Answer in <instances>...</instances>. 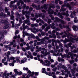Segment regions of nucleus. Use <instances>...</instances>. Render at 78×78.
Masks as SVG:
<instances>
[{"mask_svg":"<svg viewBox=\"0 0 78 78\" xmlns=\"http://www.w3.org/2000/svg\"><path fill=\"white\" fill-rule=\"evenodd\" d=\"M43 6V9L44 8V9H47V5L46 4H44L43 6Z\"/></svg>","mask_w":78,"mask_h":78,"instance_id":"40","label":"nucleus"},{"mask_svg":"<svg viewBox=\"0 0 78 78\" xmlns=\"http://www.w3.org/2000/svg\"><path fill=\"white\" fill-rule=\"evenodd\" d=\"M63 44L62 43H60L59 44V46L60 48H62V45Z\"/></svg>","mask_w":78,"mask_h":78,"instance_id":"64","label":"nucleus"},{"mask_svg":"<svg viewBox=\"0 0 78 78\" xmlns=\"http://www.w3.org/2000/svg\"><path fill=\"white\" fill-rule=\"evenodd\" d=\"M69 49H67L65 50V52L66 53V54H67V53H68V55H70L71 59H73L74 58L73 56V53H72V52H69Z\"/></svg>","mask_w":78,"mask_h":78,"instance_id":"8","label":"nucleus"},{"mask_svg":"<svg viewBox=\"0 0 78 78\" xmlns=\"http://www.w3.org/2000/svg\"><path fill=\"white\" fill-rule=\"evenodd\" d=\"M48 50V49H45L44 51H45V54H44V56H46L47 55H50V52L48 51L47 52V51Z\"/></svg>","mask_w":78,"mask_h":78,"instance_id":"19","label":"nucleus"},{"mask_svg":"<svg viewBox=\"0 0 78 78\" xmlns=\"http://www.w3.org/2000/svg\"><path fill=\"white\" fill-rule=\"evenodd\" d=\"M36 39H37L38 41H41L40 42L41 44H44V42L45 41V39L44 38H43L41 39L39 38V37L38 36H36Z\"/></svg>","mask_w":78,"mask_h":78,"instance_id":"7","label":"nucleus"},{"mask_svg":"<svg viewBox=\"0 0 78 78\" xmlns=\"http://www.w3.org/2000/svg\"><path fill=\"white\" fill-rule=\"evenodd\" d=\"M38 24L37 23H35L34 24H31V26L32 27H37L38 26Z\"/></svg>","mask_w":78,"mask_h":78,"instance_id":"30","label":"nucleus"},{"mask_svg":"<svg viewBox=\"0 0 78 78\" xmlns=\"http://www.w3.org/2000/svg\"><path fill=\"white\" fill-rule=\"evenodd\" d=\"M45 62L46 63V64H44V65L45 66H50V65L51 64L50 62L47 60L45 61Z\"/></svg>","mask_w":78,"mask_h":78,"instance_id":"15","label":"nucleus"},{"mask_svg":"<svg viewBox=\"0 0 78 78\" xmlns=\"http://www.w3.org/2000/svg\"><path fill=\"white\" fill-rule=\"evenodd\" d=\"M29 11H25V13L26 14H30L31 13V11H32L33 10V8H32L31 7H30L29 8Z\"/></svg>","mask_w":78,"mask_h":78,"instance_id":"12","label":"nucleus"},{"mask_svg":"<svg viewBox=\"0 0 78 78\" xmlns=\"http://www.w3.org/2000/svg\"><path fill=\"white\" fill-rule=\"evenodd\" d=\"M14 72L16 75H19V71H17V70L16 69H14Z\"/></svg>","mask_w":78,"mask_h":78,"instance_id":"29","label":"nucleus"},{"mask_svg":"<svg viewBox=\"0 0 78 78\" xmlns=\"http://www.w3.org/2000/svg\"><path fill=\"white\" fill-rule=\"evenodd\" d=\"M48 23V24H50L51 23V20L50 19H48L47 22Z\"/></svg>","mask_w":78,"mask_h":78,"instance_id":"60","label":"nucleus"},{"mask_svg":"<svg viewBox=\"0 0 78 78\" xmlns=\"http://www.w3.org/2000/svg\"><path fill=\"white\" fill-rule=\"evenodd\" d=\"M24 23H30V20H24Z\"/></svg>","mask_w":78,"mask_h":78,"instance_id":"46","label":"nucleus"},{"mask_svg":"<svg viewBox=\"0 0 78 78\" xmlns=\"http://www.w3.org/2000/svg\"><path fill=\"white\" fill-rule=\"evenodd\" d=\"M42 50V48L41 47L39 48L36 51L37 52H39V51H41Z\"/></svg>","mask_w":78,"mask_h":78,"instance_id":"41","label":"nucleus"},{"mask_svg":"<svg viewBox=\"0 0 78 78\" xmlns=\"http://www.w3.org/2000/svg\"><path fill=\"white\" fill-rule=\"evenodd\" d=\"M10 16V19L11 20H14V15H11Z\"/></svg>","mask_w":78,"mask_h":78,"instance_id":"44","label":"nucleus"},{"mask_svg":"<svg viewBox=\"0 0 78 78\" xmlns=\"http://www.w3.org/2000/svg\"><path fill=\"white\" fill-rule=\"evenodd\" d=\"M7 58V61H9L11 59H10V58H9V55H6Z\"/></svg>","mask_w":78,"mask_h":78,"instance_id":"49","label":"nucleus"},{"mask_svg":"<svg viewBox=\"0 0 78 78\" xmlns=\"http://www.w3.org/2000/svg\"><path fill=\"white\" fill-rule=\"evenodd\" d=\"M19 21L20 23H22V20L21 18H19Z\"/></svg>","mask_w":78,"mask_h":78,"instance_id":"50","label":"nucleus"},{"mask_svg":"<svg viewBox=\"0 0 78 78\" xmlns=\"http://www.w3.org/2000/svg\"><path fill=\"white\" fill-rule=\"evenodd\" d=\"M43 9V6H41V7H40V5H38L37 6V7L36 8V9L37 10H39V9Z\"/></svg>","mask_w":78,"mask_h":78,"instance_id":"25","label":"nucleus"},{"mask_svg":"<svg viewBox=\"0 0 78 78\" xmlns=\"http://www.w3.org/2000/svg\"><path fill=\"white\" fill-rule=\"evenodd\" d=\"M7 32L6 30H3L2 31L0 32V42L4 38V34H6Z\"/></svg>","mask_w":78,"mask_h":78,"instance_id":"3","label":"nucleus"},{"mask_svg":"<svg viewBox=\"0 0 78 78\" xmlns=\"http://www.w3.org/2000/svg\"><path fill=\"white\" fill-rule=\"evenodd\" d=\"M48 48H49L50 49L51 48V47H52V45H51V44H49L48 45Z\"/></svg>","mask_w":78,"mask_h":78,"instance_id":"48","label":"nucleus"},{"mask_svg":"<svg viewBox=\"0 0 78 78\" xmlns=\"http://www.w3.org/2000/svg\"><path fill=\"white\" fill-rule=\"evenodd\" d=\"M55 6L54 5H53L52 4H51L49 5V7L48 9V13L50 15H49L50 17H52V14H53V10L51 9V8H52L53 9L54 8H55Z\"/></svg>","mask_w":78,"mask_h":78,"instance_id":"2","label":"nucleus"},{"mask_svg":"<svg viewBox=\"0 0 78 78\" xmlns=\"http://www.w3.org/2000/svg\"><path fill=\"white\" fill-rule=\"evenodd\" d=\"M72 43L70 42L69 44H68L67 45L64 44V46L65 47H66V48H69V47H70V46L72 45Z\"/></svg>","mask_w":78,"mask_h":78,"instance_id":"22","label":"nucleus"},{"mask_svg":"<svg viewBox=\"0 0 78 78\" xmlns=\"http://www.w3.org/2000/svg\"><path fill=\"white\" fill-rule=\"evenodd\" d=\"M27 57L28 58H30V59H33L34 58L33 56V55H30H30H27Z\"/></svg>","mask_w":78,"mask_h":78,"instance_id":"33","label":"nucleus"},{"mask_svg":"<svg viewBox=\"0 0 78 78\" xmlns=\"http://www.w3.org/2000/svg\"><path fill=\"white\" fill-rule=\"evenodd\" d=\"M20 37L19 35H18V37L17 35H16V36H14L13 37L14 40L12 41L13 42H16V39L17 38H20Z\"/></svg>","mask_w":78,"mask_h":78,"instance_id":"23","label":"nucleus"},{"mask_svg":"<svg viewBox=\"0 0 78 78\" xmlns=\"http://www.w3.org/2000/svg\"><path fill=\"white\" fill-rule=\"evenodd\" d=\"M10 60H14V59H15V58L13 57H10Z\"/></svg>","mask_w":78,"mask_h":78,"instance_id":"61","label":"nucleus"},{"mask_svg":"<svg viewBox=\"0 0 78 78\" xmlns=\"http://www.w3.org/2000/svg\"><path fill=\"white\" fill-rule=\"evenodd\" d=\"M45 38V39H46V40H49L50 38H49V37H44V38Z\"/></svg>","mask_w":78,"mask_h":78,"instance_id":"62","label":"nucleus"},{"mask_svg":"<svg viewBox=\"0 0 78 78\" xmlns=\"http://www.w3.org/2000/svg\"><path fill=\"white\" fill-rule=\"evenodd\" d=\"M64 5H65V6L66 7H67V8H69V9L70 10H71L72 9V7H71V6L70 5L69 3H64Z\"/></svg>","mask_w":78,"mask_h":78,"instance_id":"11","label":"nucleus"},{"mask_svg":"<svg viewBox=\"0 0 78 78\" xmlns=\"http://www.w3.org/2000/svg\"><path fill=\"white\" fill-rule=\"evenodd\" d=\"M42 73H45L46 75H48L49 76H52V73L51 72H49L48 74V73L45 71V68H43L42 69Z\"/></svg>","mask_w":78,"mask_h":78,"instance_id":"9","label":"nucleus"},{"mask_svg":"<svg viewBox=\"0 0 78 78\" xmlns=\"http://www.w3.org/2000/svg\"><path fill=\"white\" fill-rule=\"evenodd\" d=\"M56 70H57V67H56L55 68H53L52 70L53 72H56Z\"/></svg>","mask_w":78,"mask_h":78,"instance_id":"52","label":"nucleus"},{"mask_svg":"<svg viewBox=\"0 0 78 78\" xmlns=\"http://www.w3.org/2000/svg\"><path fill=\"white\" fill-rule=\"evenodd\" d=\"M65 72L67 73V74H68V75H69V74L70 73V71H69V70L68 69H65Z\"/></svg>","mask_w":78,"mask_h":78,"instance_id":"37","label":"nucleus"},{"mask_svg":"<svg viewBox=\"0 0 78 78\" xmlns=\"http://www.w3.org/2000/svg\"><path fill=\"white\" fill-rule=\"evenodd\" d=\"M22 27H20V30H23V34H25V29L27 28L28 26H25V23H23V24Z\"/></svg>","mask_w":78,"mask_h":78,"instance_id":"5","label":"nucleus"},{"mask_svg":"<svg viewBox=\"0 0 78 78\" xmlns=\"http://www.w3.org/2000/svg\"><path fill=\"white\" fill-rule=\"evenodd\" d=\"M64 4L62 5V7H61V9H60V11H66V8L64 7L66 6H65Z\"/></svg>","mask_w":78,"mask_h":78,"instance_id":"13","label":"nucleus"},{"mask_svg":"<svg viewBox=\"0 0 78 78\" xmlns=\"http://www.w3.org/2000/svg\"><path fill=\"white\" fill-rule=\"evenodd\" d=\"M3 28L4 29H9V27L8 25H6Z\"/></svg>","mask_w":78,"mask_h":78,"instance_id":"39","label":"nucleus"},{"mask_svg":"<svg viewBox=\"0 0 78 78\" xmlns=\"http://www.w3.org/2000/svg\"><path fill=\"white\" fill-rule=\"evenodd\" d=\"M25 35L26 36H29L30 37H32V38H36V37H35V36L34 34H29L27 33H26L25 34Z\"/></svg>","mask_w":78,"mask_h":78,"instance_id":"10","label":"nucleus"},{"mask_svg":"<svg viewBox=\"0 0 78 78\" xmlns=\"http://www.w3.org/2000/svg\"><path fill=\"white\" fill-rule=\"evenodd\" d=\"M26 45L27 46H28L26 48V50H30V46H29V44L28 43H27L26 44Z\"/></svg>","mask_w":78,"mask_h":78,"instance_id":"34","label":"nucleus"},{"mask_svg":"<svg viewBox=\"0 0 78 78\" xmlns=\"http://www.w3.org/2000/svg\"><path fill=\"white\" fill-rule=\"evenodd\" d=\"M19 2L21 3V6H22V5H23V2L22 1V0H19Z\"/></svg>","mask_w":78,"mask_h":78,"instance_id":"51","label":"nucleus"},{"mask_svg":"<svg viewBox=\"0 0 78 78\" xmlns=\"http://www.w3.org/2000/svg\"><path fill=\"white\" fill-rule=\"evenodd\" d=\"M6 73H7V71H5L3 74L4 76H6Z\"/></svg>","mask_w":78,"mask_h":78,"instance_id":"58","label":"nucleus"},{"mask_svg":"<svg viewBox=\"0 0 78 78\" xmlns=\"http://www.w3.org/2000/svg\"><path fill=\"white\" fill-rule=\"evenodd\" d=\"M61 68L62 69H67V67L64 66V65H62V66Z\"/></svg>","mask_w":78,"mask_h":78,"instance_id":"53","label":"nucleus"},{"mask_svg":"<svg viewBox=\"0 0 78 78\" xmlns=\"http://www.w3.org/2000/svg\"><path fill=\"white\" fill-rule=\"evenodd\" d=\"M63 28H66V29H67V30H66V31H66V33L67 34H69L70 35V33H69L68 32L70 31H71V29L69 28V25H67L66 26L63 25Z\"/></svg>","mask_w":78,"mask_h":78,"instance_id":"4","label":"nucleus"},{"mask_svg":"<svg viewBox=\"0 0 78 78\" xmlns=\"http://www.w3.org/2000/svg\"><path fill=\"white\" fill-rule=\"evenodd\" d=\"M8 22L7 20H5V19H2L1 21V23H4V24H6Z\"/></svg>","mask_w":78,"mask_h":78,"instance_id":"20","label":"nucleus"},{"mask_svg":"<svg viewBox=\"0 0 78 78\" xmlns=\"http://www.w3.org/2000/svg\"><path fill=\"white\" fill-rule=\"evenodd\" d=\"M46 42H47V43H51V40H49L48 41H46Z\"/></svg>","mask_w":78,"mask_h":78,"instance_id":"54","label":"nucleus"},{"mask_svg":"<svg viewBox=\"0 0 78 78\" xmlns=\"http://www.w3.org/2000/svg\"><path fill=\"white\" fill-rule=\"evenodd\" d=\"M56 42H57V43H58V44H60L61 43V41H59V40L57 39L56 40Z\"/></svg>","mask_w":78,"mask_h":78,"instance_id":"63","label":"nucleus"},{"mask_svg":"<svg viewBox=\"0 0 78 78\" xmlns=\"http://www.w3.org/2000/svg\"><path fill=\"white\" fill-rule=\"evenodd\" d=\"M26 14L25 16H26V18L27 19V20H29L30 19V16L28 15H30V14H27V13H26Z\"/></svg>","mask_w":78,"mask_h":78,"instance_id":"32","label":"nucleus"},{"mask_svg":"<svg viewBox=\"0 0 78 78\" xmlns=\"http://www.w3.org/2000/svg\"><path fill=\"white\" fill-rule=\"evenodd\" d=\"M39 17H42V19L44 20V19H45V15H44V13H41V14H39L38 15H38H36L35 16L34 18H35V19H37Z\"/></svg>","mask_w":78,"mask_h":78,"instance_id":"6","label":"nucleus"},{"mask_svg":"<svg viewBox=\"0 0 78 78\" xmlns=\"http://www.w3.org/2000/svg\"><path fill=\"white\" fill-rule=\"evenodd\" d=\"M39 20L41 23H42L43 24H44V23H45V22H44V21L42 20H41V19L39 18Z\"/></svg>","mask_w":78,"mask_h":78,"instance_id":"47","label":"nucleus"},{"mask_svg":"<svg viewBox=\"0 0 78 78\" xmlns=\"http://www.w3.org/2000/svg\"><path fill=\"white\" fill-rule=\"evenodd\" d=\"M3 17L5 18L7 17V15L5 14V13H3V12H2L0 13V17Z\"/></svg>","mask_w":78,"mask_h":78,"instance_id":"17","label":"nucleus"},{"mask_svg":"<svg viewBox=\"0 0 78 78\" xmlns=\"http://www.w3.org/2000/svg\"><path fill=\"white\" fill-rule=\"evenodd\" d=\"M64 33L67 36V38L68 39H67L66 38L65 39V40L63 41V43L64 44H66L67 42H69L70 41V42H73L75 40V39L73 38L72 37H70V34H67L66 33V32L64 31Z\"/></svg>","mask_w":78,"mask_h":78,"instance_id":"1","label":"nucleus"},{"mask_svg":"<svg viewBox=\"0 0 78 78\" xmlns=\"http://www.w3.org/2000/svg\"><path fill=\"white\" fill-rule=\"evenodd\" d=\"M72 60H69V62L70 64H73V63L75 62V61L73 59H72Z\"/></svg>","mask_w":78,"mask_h":78,"instance_id":"42","label":"nucleus"},{"mask_svg":"<svg viewBox=\"0 0 78 78\" xmlns=\"http://www.w3.org/2000/svg\"><path fill=\"white\" fill-rule=\"evenodd\" d=\"M26 5L25 4H23V9H26Z\"/></svg>","mask_w":78,"mask_h":78,"instance_id":"55","label":"nucleus"},{"mask_svg":"<svg viewBox=\"0 0 78 78\" xmlns=\"http://www.w3.org/2000/svg\"><path fill=\"white\" fill-rule=\"evenodd\" d=\"M67 66L68 67V69H70V70L72 68V66H71V65L68 64L67 65Z\"/></svg>","mask_w":78,"mask_h":78,"instance_id":"36","label":"nucleus"},{"mask_svg":"<svg viewBox=\"0 0 78 78\" xmlns=\"http://www.w3.org/2000/svg\"><path fill=\"white\" fill-rule=\"evenodd\" d=\"M73 48L76 49V47L74 45L71 46V50L72 52H73V51H74V50L73 51Z\"/></svg>","mask_w":78,"mask_h":78,"instance_id":"28","label":"nucleus"},{"mask_svg":"<svg viewBox=\"0 0 78 78\" xmlns=\"http://www.w3.org/2000/svg\"><path fill=\"white\" fill-rule=\"evenodd\" d=\"M23 70H26V71L28 70V68L24 67L23 68Z\"/></svg>","mask_w":78,"mask_h":78,"instance_id":"59","label":"nucleus"},{"mask_svg":"<svg viewBox=\"0 0 78 78\" xmlns=\"http://www.w3.org/2000/svg\"><path fill=\"white\" fill-rule=\"evenodd\" d=\"M50 27L49 26H48L47 27H46V28L44 29L45 32L48 31V30H50Z\"/></svg>","mask_w":78,"mask_h":78,"instance_id":"27","label":"nucleus"},{"mask_svg":"<svg viewBox=\"0 0 78 78\" xmlns=\"http://www.w3.org/2000/svg\"><path fill=\"white\" fill-rule=\"evenodd\" d=\"M32 6L33 8H37V5L34 4H32Z\"/></svg>","mask_w":78,"mask_h":78,"instance_id":"56","label":"nucleus"},{"mask_svg":"<svg viewBox=\"0 0 78 78\" xmlns=\"http://www.w3.org/2000/svg\"><path fill=\"white\" fill-rule=\"evenodd\" d=\"M5 12H9V9L7 8V7H5Z\"/></svg>","mask_w":78,"mask_h":78,"instance_id":"43","label":"nucleus"},{"mask_svg":"<svg viewBox=\"0 0 78 78\" xmlns=\"http://www.w3.org/2000/svg\"><path fill=\"white\" fill-rule=\"evenodd\" d=\"M56 30H53L52 31L51 35L53 36V38H54V39H56V35L54 34L55 33H56Z\"/></svg>","mask_w":78,"mask_h":78,"instance_id":"14","label":"nucleus"},{"mask_svg":"<svg viewBox=\"0 0 78 78\" xmlns=\"http://www.w3.org/2000/svg\"><path fill=\"white\" fill-rule=\"evenodd\" d=\"M72 28L74 31H77L78 30V26L74 25L72 27Z\"/></svg>","mask_w":78,"mask_h":78,"instance_id":"16","label":"nucleus"},{"mask_svg":"<svg viewBox=\"0 0 78 78\" xmlns=\"http://www.w3.org/2000/svg\"><path fill=\"white\" fill-rule=\"evenodd\" d=\"M27 73H29L30 75L31 76H33V75H34V72H31V71H30V70H29L28 71Z\"/></svg>","mask_w":78,"mask_h":78,"instance_id":"24","label":"nucleus"},{"mask_svg":"<svg viewBox=\"0 0 78 78\" xmlns=\"http://www.w3.org/2000/svg\"><path fill=\"white\" fill-rule=\"evenodd\" d=\"M24 2L26 3V2H27V3H29L30 2V0H23Z\"/></svg>","mask_w":78,"mask_h":78,"instance_id":"57","label":"nucleus"},{"mask_svg":"<svg viewBox=\"0 0 78 78\" xmlns=\"http://www.w3.org/2000/svg\"><path fill=\"white\" fill-rule=\"evenodd\" d=\"M69 11H66V12H62V15H63V16H66V17H68L69 16Z\"/></svg>","mask_w":78,"mask_h":78,"instance_id":"18","label":"nucleus"},{"mask_svg":"<svg viewBox=\"0 0 78 78\" xmlns=\"http://www.w3.org/2000/svg\"><path fill=\"white\" fill-rule=\"evenodd\" d=\"M19 58H20V57L16 58V61H17L18 62H20V60H19Z\"/></svg>","mask_w":78,"mask_h":78,"instance_id":"45","label":"nucleus"},{"mask_svg":"<svg viewBox=\"0 0 78 78\" xmlns=\"http://www.w3.org/2000/svg\"><path fill=\"white\" fill-rule=\"evenodd\" d=\"M15 15L18 18V19L21 16L20 15V14L19 13V12H16Z\"/></svg>","mask_w":78,"mask_h":78,"instance_id":"26","label":"nucleus"},{"mask_svg":"<svg viewBox=\"0 0 78 78\" xmlns=\"http://www.w3.org/2000/svg\"><path fill=\"white\" fill-rule=\"evenodd\" d=\"M38 61H40V62L43 64H45V62H43V60H41V59H40V58H38Z\"/></svg>","mask_w":78,"mask_h":78,"instance_id":"38","label":"nucleus"},{"mask_svg":"<svg viewBox=\"0 0 78 78\" xmlns=\"http://www.w3.org/2000/svg\"><path fill=\"white\" fill-rule=\"evenodd\" d=\"M36 28L35 27H34L33 28H30V30L32 31L33 33H34L35 34H36V32L35 31H36Z\"/></svg>","mask_w":78,"mask_h":78,"instance_id":"21","label":"nucleus"},{"mask_svg":"<svg viewBox=\"0 0 78 78\" xmlns=\"http://www.w3.org/2000/svg\"><path fill=\"white\" fill-rule=\"evenodd\" d=\"M75 68H74L73 69H72L71 70V72H72V74H74L75 73Z\"/></svg>","mask_w":78,"mask_h":78,"instance_id":"31","label":"nucleus"},{"mask_svg":"<svg viewBox=\"0 0 78 78\" xmlns=\"http://www.w3.org/2000/svg\"><path fill=\"white\" fill-rule=\"evenodd\" d=\"M55 22H58L59 20V19L58 18V17H55Z\"/></svg>","mask_w":78,"mask_h":78,"instance_id":"35","label":"nucleus"}]
</instances>
